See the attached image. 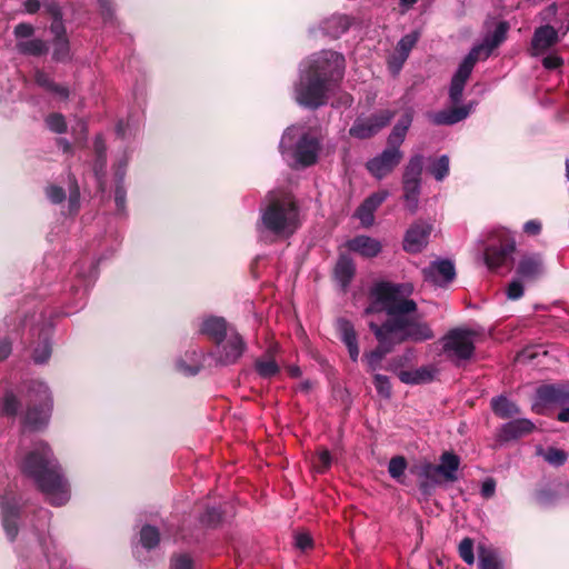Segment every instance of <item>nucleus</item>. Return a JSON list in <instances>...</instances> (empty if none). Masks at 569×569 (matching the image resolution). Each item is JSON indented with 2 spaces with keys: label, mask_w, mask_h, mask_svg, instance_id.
Listing matches in <instances>:
<instances>
[{
  "label": "nucleus",
  "mask_w": 569,
  "mask_h": 569,
  "mask_svg": "<svg viewBox=\"0 0 569 569\" xmlns=\"http://www.w3.org/2000/svg\"><path fill=\"white\" fill-rule=\"evenodd\" d=\"M369 295L371 301L365 313L385 312L387 319L381 325L373 321L369 323L378 345L362 356L368 372L380 369L382 360L393 351L396 345L435 338L430 326L419 319L417 302L402 295L400 284L379 281L371 287Z\"/></svg>",
  "instance_id": "1"
},
{
  "label": "nucleus",
  "mask_w": 569,
  "mask_h": 569,
  "mask_svg": "<svg viewBox=\"0 0 569 569\" xmlns=\"http://www.w3.org/2000/svg\"><path fill=\"white\" fill-rule=\"evenodd\" d=\"M21 472L30 478L47 501L60 507L70 499L69 483L48 445H39L28 452L21 463Z\"/></svg>",
  "instance_id": "2"
},
{
  "label": "nucleus",
  "mask_w": 569,
  "mask_h": 569,
  "mask_svg": "<svg viewBox=\"0 0 569 569\" xmlns=\"http://www.w3.org/2000/svg\"><path fill=\"white\" fill-rule=\"evenodd\" d=\"M298 217V207L289 194L274 197L270 193V200L261 214L263 227L276 236H282L295 227Z\"/></svg>",
  "instance_id": "3"
},
{
  "label": "nucleus",
  "mask_w": 569,
  "mask_h": 569,
  "mask_svg": "<svg viewBox=\"0 0 569 569\" xmlns=\"http://www.w3.org/2000/svg\"><path fill=\"white\" fill-rule=\"evenodd\" d=\"M327 73H306L296 87V100L299 104L316 110L327 104L333 81Z\"/></svg>",
  "instance_id": "4"
},
{
  "label": "nucleus",
  "mask_w": 569,
  "mask_h": 569,
  "mask_svg": "<svg viewBox=\"0 0 569 569\" xmlns=\"http://www.w3.org/2000/svg\"><path fill=\"white\" fill-rule=\"evenodd\" d=\"M29 391L34 395V399H31L27 407L23 423L32 431L42 430L47 427L52 411L50 390L43 382L34 381L31 383Z\"/></svg>",
  "instance_id": "5"
},
{
  "label": "nucleus",
  "mask_w": 569,
  "mask_h": 569,
  "mask_svg": "<svg viewBox=\"0 0 569 569\" xmlns=\"http://www.w3.org/2000/svg\"><path fill=\"white\" fill-rule=\"evenodd\" d=\"M473 331L455 328L448 331L443 337V352L449 358L457 360H469L475 353V343L472 340Z\"/></svg>",
  "instance_id": "6"
},
{
  "label": "nucleus",
  "mask_w": 569,
  "mask_h": 569,
  "mask_svg": "<svg viewBox=\"0 0 569 569\" xmlns=\"http://www.w3.org/2000/svg\"><path fill=\"white\" fill-rule=\"evenodd\" d=\"M395 112L391 110H379L369 117H358L349 129V136L359 140L370 139L387 127Z\"/></svg>",
  "instance_id": "7"
},
{
  "label": "nucleus",
  "mask_w": 569,
  "mask_h": 569,
  "mask_svg": "<svg viewBox=\"0 0 569 569\" xmlns=\"http://www.w3.org/2000/svg\"><path fill=\"white\" fill-rule=\"evenodd\" d=\"M516 251V241L507 233L492 240L485 249V263L490 270L498 268L512 260V253Z\"/></svg>",
  "instance_id": "8"
},
{
  "label": "nucleus",
  "mask_w": 569,
  "mask_h": 569,
  "mask_svg": "<svg viewBox=\"0 0 569 569\" xmlns=\"http://www.w3.org/2000/svg\"><path fill=\"white\" fill-rule=\"evenodd\" d=\"M537 401L532 406L536 413H542L546 406H569V382L541 385L536 390Z\"/></svg>",
  "instance_id": "9"
},
{
  "label": "nucleus",
  "mask_w": 569,
  "mask_h": 569,
  "mask_svg": "<svg viewBox=\"0 0 569 569\" xmlns=\"http://www.w3.org/2000/svg\"><path fill=\"white\" fill-rule=\"evenodd\" d=\"M403 152L387 146V148L368 160L366 169L368 172L378 180L388 177L401 162Z\"/></svg>",
  "instance_id": "10"
},
{
  "label": "nucleus",
  "mask_w": 569,
  "mask_h": 569,
  "mask_svg": "<svg viewBox=\"0 0 569 569\" xmlns=\"http://www.w3.org/2000/svg\"><path fill=\"white\" fill-rule=\"evenodd\" d=\"M433 230L431 223L418 219L412 222L405 232L402 249L411 254L420 253L429 243V237Z\"/></svg>",
  "instance_id": "11"
},
{
  "label": "nucleus",
  "mask_w": 569,
  "mask_h": 569,
  "mask_svg": "<svg viewBox=\"0 0 569 569\" xmlns=\"http://www.w3.org/2000/svg\"><path fill=\"white\" fill-rule=\"evenodd\" d=\"M218 347L217 362L222 366H230L236 363L247 350V343L243 337L237 331L231 329L226 340Z\"/></svg>",
  "instance_id": "12"
},
{
  "label": "nucleus",
  "mask_w": 569,
  "mask_h": 569,
  "mask_svg": "<svg viewBox=\"0 0 569 569\" xmlns=\"http://www.w3.org/2000/svg\"><path fill=\"white\" fill-rule=\"evenodd\" d=\"M306 64L305 71H345L346 58L338 51L325 49L312 53Z\"/></svg>",
  "instance_id": "13"
},
{
  "label": "nucleus",
  "mask_w": 569,
  "mask_h": 569,
  "mask_svg": "<svg viewBox=\"0 0 569 569\" xmlns=\"http://www.w3.org/2000/svg\"><path fill=\"white\" fill-rule=\"evenodd\" d=\"M425 281L433 284L443 286L456 278V268L451 260L440 259L432 261L427 268L422 269Z\"/></svg>",
  "instance_id": "14"
},
{
  "label": "nucleus",
  "mask_w": 569,
  "mask_h": 569,
  "mask_svg": "<svg viewBox=\"0 0 569 569\" xmlns=\"http://www.w3.org/2000/svg\"><path fill=\"white\" fill-rule=\"evenodd\" d=\"M320 148L317 137L303 133L296 144L295 158L302 167H310L317 162Z\"/></svg>",
  "instance_id": "15"
},
{
  "label": "nucleus",
  "mask_w": 569,
  "mask_h": 569,
  "mask_svg": "<svg viewBox=\"0 0 569 569\" xmlns=\"http://www.w3.org/2000/svg\"><path fill=\"white\" fill-rule=\"evenodd\" d=\"M231 329H234V327L229 325L223 317L210 316L202 321L199 332L216 346H220Z\"/></svg>",
  "instance_id": "16"
},
{
  "label": "nucleus",
  "mask_w": 569,
  "mask_h": 569,
  "mask_svg": "<svg viewBox=\"0 0 569 569\" xmlns=\"http://www.w3.org/2000/svg\"><path fill=\"white\" fill-rule=\"evenodd\" d=\"M389 192L381 190L370 194L357 208L355 216L360 220L361 224L366 228L371 227L375 222V212L388 198Z\"/></svg>",
  "instance_id": "17"
},
{
  "label": "nucleus",
  "mask_w": 569,
  "mask_h": 569,
  "mask_svg": "<svg viewBox=\"0 0 569 569\" xmlns=\"http://www.w3.org/2000/svg\"><path fill=\"white\" fill-rule=\"evenodd\" d=\"M535 428V423L529 419H515L502 425L497 437L501 442H509L530 435Z\"/></svg>",
  "instance_id": "18"
},
{
  "label": "nucleus",
  "mask_w": 569,
  "mask_h": 569,
  "mask_svg": "<svg viewBox=\"0 0 569 569\" xmlns=\"http://www.w3.org/2000/svg\"><path fill=\"white\" fill-rule=\"evenodd\" d=\"M336 328L340 340L345 343L348 349L350 359L353 362L358 361L360 350L358 345V335L355 330L353 323L346 318H338L336 321Z\"/></svg>",
  "instance_id": "19"
},
{
  "label": "nucleus",
  "mask_w": 569,
  "mask_h": 569,
  "mask_svg": "<svg viewBox=\"0 0 569 569\" xmlns=\"http://www.w3.org/2000/svg\"><path fill=\"white\" fill-rule=\"evenodd\" d=\"M346 247L348 250L367 259L375 258L382 251V244L379 240L365 234L349 239L346 242Z\"/></svg>",
  "instance_id": "20"
},
{
  "label": "nucleus",
  "mask_w": 569,
  "mask_h": 569,
  "mask_svg": "<svg viewBox=\"0 0 569 569\" xmlns=\"http://www.w3.org/2000/svg\"><path fill=\"white\" fill-rule=\"evenodd\" d=\"M543 272L542 259L539 254L523 256L517 266L516 273L519 278L527 281H536Z\"/></svg>",
  "instance_id": "21"
},
{
  "label": "nucleus",
  "mask_w": 569,
  "mask_h": 569,
  "mask_svg": "<svg viewBox=\"0 0 569 569\" xmlns=\"http://www.w3.org/2000/svg\"><path fill=\"white\" fill-rule=\"evenodd\" d=\"M356 274V264L348 253H340L333 268V278L347 291Z\"/></svg>",
  "instance_id": "22"
},
{
  "label": "nucleus",
  "mask_w": 569,
  "mask_h": 569,
  "mask_svg": "<svg viewBox=\"0 0 569 569\" xmlns=\"http://www.w3.org/2000/svg\"><path fill=\"white\" fill-rule=\"evenodd\" d=\"M461 460L453 451H443L439 457L438 471L440 477L447 482L458 480L457 471L459 470Z\"/></svg>",
  "instance_id": "23"
},
{
  "label": "nucleus",
  "mask_w": 569,
  "mask_h": 569,
  "mask_svg": "<svg viewBox=\"0 0 569 569\" xmlns=\"http://www.w3.org/2000/svg\"><path fill=\"white\" fill-rule=\"evenodd\" d=\"M277 346H270L262 357L256 359L254 370L263 379H270L280 372V367L274 360Z\"/></svg>",
  "instance_id": "24"
},
{
  "label": "nucleus",
  "mask_w": 569,
  "mask_h": 569,
  "mask_svg": "<svg viewBox=\"0 0 569 569\" xmlns=\"http://www.w3.org/2000/svg\"><path fill=\"white\" fill-rule=\"evenodd\" d=\"M470 109L466 106L453 107L441 110L430 116L431 122L436 126H452L466 119Z\"/></svg>",
  "instance_id": "25"
},
{
  "label": "nucleus",
  "mask_w": 569,
  "mask_h": 569,
  "mask_svg": "<svg viewBox=\"0 0 569 569\" xmlns=\"http://www.w3.org/2000/svg\"><path fill=\"white\" fill-rule=\"evenodd\" d=\"M352 20L346 14H335L322 22L323 32L331 39H338L351 27Z\"/></svg>",
  "instance_id": "26"
},
{
  "label": "nucleus",
  "mask_w": 569,
  "mask_h": 569,
  "mask_svg": "<svg viewBox=\"0 0 569 569\" xmlns=\"http://www.w3.org/2000/svg\"><path fill=\"white\" fill-rule=\"evenodd\" d=\"M557 42L558 32L552 26L549 24L537 28L531 39L532 49L536 51L547 50Z\"/></svg>",
  "instance_id": "27"
},
{
  "label": "nucleus",
  "mask_w": 569,
  "mask_h": 569,
  "mask_svg": "<svg viewBox=\"0 0 569 569\" xmlns=\"http://www.w3.org/2000/svg\"><path fill=\"white\" fill-rule=\"evenodd\" d=\"M398 378L406 385L428 383L435 378V370L429 367H421L416 370H402L398 373Z\"/></svg>",
  "instance_id": "28"
},
{
  "label": "nucleus",
  "mask_w": 569,
  "mask_h": 569,
  "mask_svg": "<svg viewBox=\"0 0 569 569\" xmlns=\"http://www.w3.org/2000/svg\"><path fill=\"white\" fill-rule=\"evenodd\" d=\"M16 49L20 54L30 57H41L49 51L48 43L42 39L19 40Z\"/></svg>",
  "instance_id": "29"
},
{
  "label": "nucleus",
  "mask_w": 569,
  "mask_h": 569,
  "mask_svg": "<svg viewBox=\"0 0 569 569\" xmlns=\"http://www.w3.org/2000/svg\"><path fill=\"white\" fill-rule=\"evenodd\" d=\"M491 409L496 416L509 419L520 413V408L503 396L491 399Z\"/></svg>",
  "instance_id": "30"
},
{
  "label": "nucleus",
  "mask_w": 569,
  "mask_h": 569,
  "mask_svg": "<svg viewBox=\"0 0 569 569\" xmlns=\"http://www.w3.org/2000/svg\"><path fill=\"white\" fill-rule=\"evenodd\" d=\"M423 170V156H412L405 167L402 173V182H421V176Z\"/></svg>",
  "instance_id": "31"
},
{
  "label": "nucleus",
  "mask_w": 569,
  "mask_h": 569,
  "mask_svg": "<svg viewBox=\"0 0 569 569\" xmlns=\"http://www.w3.org/2000/svg\"><path fill=\"white\" fill-rule=\"evenodd\" d=\"M93 149L96 154L93 171L97 177H100L104 174L107 167V146L101 134L96 137Z\"/></svg>",
  "instance_id": "32"
},
{
  "label": "nucleus",
  "mask_w": 569,
  "mask_h": 569,
  "mask_svg": "<svg viewBox=\"0 0 569 569\" xmlns=\"http://www.w3.org/2000/svg\"><path fill=\"white\" fill-rule=\"evenodd\" d=\"M510 26L507 21H499L492 32H489L483 40V44L490 52L499 47L507 38Z\"/></svg>",
  "instance_id": "33"
},
{
  "label": "nucleus",
  "mask_w": 569,
  "mask_h": 569,
  "mask_svg": "<svg viewBox=\"0 0 569 569\" xmlns=\"http://www.w3.org/2000/svg\"><path fill=\"white\" fill-rule=\"evenodd\" d=\"M490 53L483 43L475 46L462 60L457 71H471L477 61L488 58Z\"/></svg>",
  "instance_id": "34"
},
{
  "label": "nucleus",
  "mask_w": 569,
  "mask_h": 569,
  "mask_svg": "<svg viewBox=\"0 0 569 569\" xmlns=\"http://www.w3.org/2000/svg\"><path fill=\"white\" fill-rule=\"evenodd\" d=\"M402 190L406 208L415 213L418 209L421 182H402Z\"/></svg>",
  "instance_id": "35"
},
{
  "label": "nucleus",
  "mask_w": 569,
  "mask_h": 569,
  "mask_svg": "<svg viewBox=\"0 0 569 569\" xmlns=\"http://www.w3.org/2000/svg\"><path fill=\"white\" fill-rule=\"evenodd\" d=\"M36 82L47 91L59 96L61 99L69 97L68 87L56 83L50 79L49 73H36Z\"/></svg>",
  "instance_id": "36"
},
{
  "label": "nucleus",
  "mask_w": 569,
  "mask_h": 569,
  "mask_svg": "<svg viewBox=\"0 0 569 569\" xmlns=\"http://www.w3.org/2000/svg\"><path fill=\"white\" fill-rule=\"evenodd\" d=\"M470 73H455L452 77L450 88H449V98L453 104H458L462 100V92L465 86L469 79Z\"/></svg>",
  "instance_id": "37"
},
{
  "label": "nucleus",
  "mask_w": 569,
  "mask_h": 569,
  "mask_svg": "<svg viewBox=\"0 0 569 569\" xmlns=\"http://www.w3.org/2000/svg\"><path fill=\"white\" fill-rule=\"evenodd\" d=\"M411 472L420 480H440L438 466L429 461H422L419 465L413 466L411 468Z\"/></svg>",
  "instance_id": "38"
},
{
  "label": "nucleus",
  "mask_w": 569,
  "mask_h": 569,
  "mask_svg": "<svg viewBox=\"0 0 569 569\" xmlns=\"http://www.w3.org/2000/svg\"><path fill=\"white\" fill-rule=\"evenodd\" d=\"M479 569H502V561L495 551L482 549L479 553Z\"/></svg>",
  "instance_id": "39"
},
{
  "label": "nucleus",
  "mask_w": 569,
  "mask_h": 569,
  "mask_svg": "<svg viewBox=\"0 0 569 569\" xmlns=\"http://www.w3.org/2000/svg\"><path fill=\"white\" fill-rule=\"evenodd\" d=\"M140 541L147 549H152L158 546L160 541V533L153 526L146 525L140 531Z\"/></svg>",
  "instance_id": "40"
},
{
  "label": "nucleus",
  "mask_w": 569,
  "mask_h": 569,
  "mask_svg": "<svg viewBox=\"0 0 569 569\" xmlns=\"http://www.w3.org/2000/svg\"><path fill=\"white\" fill-rule=\"evenodd\" d=\"M52 59L58 62L70 59V44L67 37H60L53 40Z\"/></svg>",
  "instance_id": "41"
},
{
  "label": "nucleus",
  "mask_w": 569,
  "mask_h": 569,
  "mask_svg": "<svg viewBox=\"0 0 569 569\" xmlns=\"http://www.w3.org/2000/svg\"><path fill=\"white\" fill-rule=\"evenodd\" d=\"M429 172L437 181H442L449 174V157L443 154L429 167Z\"/></svg>",
  "instance_id": "42"
},
{
  "label": "nucleus",
  "mask_w": 569,
  "mask_h": 569,
  "mask_svg": "<svg viewBox=\"0 0 569 569\" xmlns=\"http://www.w3.org/2000/svg\"><path fill=\"white\" fill-rule=\"evenodd\" d=\"M223 519L222 511L217 507H207L200 517V522L209 528H217Z\"/></svg>",
  "instance_id": "43"
},
{
  "label": "nucleus",
  "mask_w": 569,
  "mask_h": 569,
  "mask_svg": "<svg viewBox=\"0 0 569 569\" xmlns=\"http://www.w3.org/2000/svg\"><path fill=\"white\" fill-rule=\"evenodd\" d=\"M408 467L407 460L403 456H395L390 459L388 465V472L392 479L401 481L406 469Z\"/></svg>",
  "instance_id": "44"
},
{
  "label": "nucleus",
  "mask_w": 569,
  "mask_h": 569,
  "mask_svg": "<svg viewBox=\"0 0 569 569\" xmlns=\"http://www.w3.org/2000/svg\"><path fill=\"white\" fill-rule=\"evenodd\" d=\"M543 459L555 466L560 467L563 466L568 459V455L565 450L558 449L556 447H549L547 448L546 452L543 453Z\"/></svg>",
  "instance_id": "45"
},
{
  "label": "nucleus",
  "mask_w": 569,
  "mask_h": 569,
  "mask_svg": "<svg viewBox=\"0 0 569 569\" xmlns=\"http://www.w3.org/2000/svg\"><path fill=\"white\" fill-rule=\"evenodd\" d=\"M373 385L378 392V395L385 399H389L392 395V387L390 380L387 376L375 373L373 375Z\"/></svg>",
  "instance_id": "46"
},
{
  "label": "nucleus",
  "mask_w": 569,
  "mask_h": 569,
  "mask_svg": "<svg viewBox=\"0 0 569 569\" xmlns=\"http://www.w3.org/2000/svg\"><path fill=\"white\" fill-rule=\"evenodd\" d=\"M47 127L56 133H64L68 129L64 117L61 113L53 112L46 118Z\"/></svg>",
  "instance_id": "47"
},
{
  "label": "nucleus",
  "mask_w": 569,
  "mask_h": 569,
  "mask_svg": "<svg viewBox=\"0 0 569 569\" xmlns=\"http://www.w3.org/2000/svg\"><path fill=\"white\" fill-rule=\"evenodd\" d=\"M20 402L12 391H7L3 398L2 413L7 417H16Z\"/></svg>",
  "instance_id": "48"
},
{
  "label": "nucleus",
  "mask_w": 569,
  "mask_h": 569,
  "mask_svg": "<svg viewBox=\"0 0 569 569\" xmlns=\"http://www.w3.org/2000/svg\"><path fill=\"white\" fill-rule=\"evenodd\" d=\"M69 189H70V194H69L70 210L78 211V209L80 207V189L78 186V181L72 173L69 174Z\"/></svg>",
  "instance_id": "49"
},
{
  "label": "nucleus",
  "mask_w": 569,
  "mask_h": 569,
  "mask_svg": "<svg viewBox=\"0 0 569 569\" xmlns=\"http://www.w3.org/2000/svg\"><path fill=\"white\" fill-rule=\"evenodd\" d=\"M459 556L468 565L475 562L473 555V540L471 538H463L459 543Z\"/></svg>",
  "instance_id": "50"
},
{
  "label": "nucleus",
  "mask_w": 569,
  "mask_h": 569,
  "mask_svg": "<svg viewBox=\"0 0 569 569\" xmlns=\"http://www.w3.org/2000/svg\"><path fill=\"white\" fill-rule=\"evenodd\" d=\"M557 492L551 488H541L535 492L536 502L540 506L551 505L557 500Z\"/></svg>",
  "instance_id": "51"
},
{
  "label": "nucleus",
  "mask_w": 569,
  "mask_h": 569,
  "mask_svg": "<svg viewBox=\"0 0 569 569\" xmlns=\"http://www.w3.org/2000/svg\"><path fill=\"white\" fill-rule=\"evenodd\" d=\"M331 462L332 458L330 451L328 449H321L317 455L313 466L319 473H323L330 468Z\"/></svg>",
  "instance_id": "52"
},
{
  "label": "nucleus",
  "mask_w": 569,
  "mask_h": 569,
  "mask_svg": "<svg viewBox=\"0 0 569 569\" xmlns=\"http://www.w3.org/2000/svg\"><path fill=\"white\" fill-rule=\"evenodd\" d=\"M407 131L400 127L392 128L388 139H387V146L397 150H400V146L405 141Z\"/></svg>",
  "instance_id": "53"
},
{
  "label": "nucleus",
  "mask_w": 569,
  "mask_h": 569,
  "mask_svg": "<svg viewBox=\"0 0 569 569\" xmlns=\"http://www.w3.org/2000/svg\"><path fill=\"white\" fill-rule=\"evenodd\" d=\"M50 356L51 347L47 341H44L42 346H38L37 348H34L32 359L36 363L41 365L47 362Z\"/></svg>",
  "instance_id": "54"
},
{
  "label": "nucleus",
  "mask_w": 569,
  "mask_h": 569,
  "mask_svg": "<svg viewBox=\"0 0 569 569\" xmlns=\"http://www.w3.org/2000/svg\"><path fill=\"white\" fill-rule=\"evenodd\" d=\"M170 569H193V560L187 553L178 555L171 559Z\"/></svg>",
  "instance_id": "55"
},
{
  "label": "nucleus",
  "mask_w": 569,
  "mask_h": 569,
  "mask_svg": "<svg viewBox=\"0 0 569 569\" xmlns=\"http://www.w3.org/2000/svg\"><path fill=\"white\" fill-rule=\"evenodd\" d=\"M72 131L76 134V142L84 147L88 134L87 122L82 119L78 120L76 126L72 128Z\"/></svg>",
  "instance_id": "56"
},
{
  "label": "nucleus",
  "mask_w": 569,
  "mask_h": 569,
  "mask_svg": "<svg viewBox=\"0 0 569 569\" xmlns=\"http://www.w3.org/2000/svg\"><path fill=\"white\" fill-rule=\"evenodd\" d=\"M34 33V28L30 23L21 22L18 23L13 29L14 37L19 40H24L32 37Z\"/></svg>",
  "instance_id": "57"
},
{
  "label": "nucleus",
  "mask_w": 569,
  "mask_h": 569,
  "mask_svg": "<svg viewBox=\"0 0 569 569\" xmlns=\"http://www.w3.org/2000/svg\"><path fill=\"white\" fill-rule=\"evenodd\" d=\"M523 296V284L520 279H513L507 288V297L510 300H518Z\"/></svg>",
  "instance_id": "58"
},
{
  "label": "nucleus",
  "mask_w": 569,
  "mask_h": 569,
  "mask_svg": "<svg viewBox=\"0 0 569 569\" xmlns=\"http://www.w3.org/2000/svg\"><path fill=\"white\" fill-rule=\"evenodd\" d=\"M295 546L301 551H307L313 547L312 537L308 532H299L295 537Z\"/></svg>",
  "instance_id": "59"
},
{
  "label": "nucleus",
  "mask_w": 569,
  "mask_h": 569,
  "mask_svg": "<svg viewBox=\"0 0 569 569\" xmlns=\"http://www.w3.org/2000/svg\"><path fill=\"white\" fill-rule=\"evenodd\" d=\"M440 483H441V480H437V481H433V480H419L418 488H419L420 493L425 498H429V497H431L435 493L436 486H438Z\"/></svg>",
  "instance_id": "60"
},
{
  "label": "nucleus",
  "mask_w": 569,
  "mask_h": 569,
  "mask_svg": "<svg viewBox=\"0 0 569 569\" xmlns=\"http://www.w3.org/2000/svg\"><path fill=\"white\" fill-rule=\"evenodd\" d=\"M47 196L52 203H61L66 199V191L59 186H50L47 189Z\"/></svg>",
  "instance_id": "61"
},
{
  "label": "nucleus",
  "mask_w": 569,
  "mask_h": 569,
  "mask_svg": "<svg viewBox=\"0 0 569 569\" xmlns=\"http://www.w3.org/2000/svg\"><path fill=\"white\" fill-rule=\"evenodd\" d=\"M18 519L3 518L2 523L8 538L13 541L18 535Z\"/></svg>",
  "instance_id": "62"
},
{
  "label": "nucleus",
  "mask_w": 569,
  "mask_h": 569,
  "mask_svg": "<svg viewBox=\"0 0 569 569\" xmlns=\"http://www.w3.org/2000/svg\"><path fill=\"white\" fill-rule=\"evenodd\" d=\"M416 41H417L416 36L407 34L399 41L398 48L401 51V53H403L407 57L408 52L412 49Z\"/></svg>",
  "instance_id": "63"
},
{
  "label": "nucleus",
  "mask_w": 569,
  "mask_h": 569,
  "mask_svg": "<svg viewBox=\"0 0 569 569\" xmlns=\"http://www.w3.org/2000/svg\"><path fill=\"white\" fill-rule=\"evenodd\" d=\"M562 63V58L557 54H549L542 59V66L549 70L560 68Z\"/></svg>",
  "instance_id": "64"
}]
</instances>
